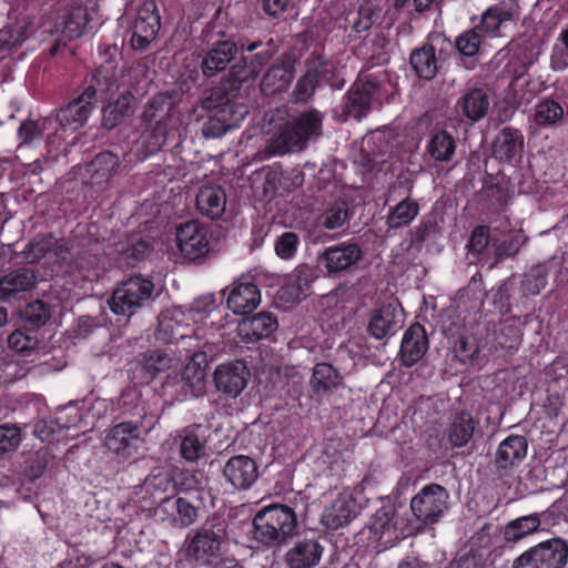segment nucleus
<instances>
[{"instance_id": "nucleus-1", "label": "nucleus", "mask_w": 568, "mask_h": 568, "mask_svg": "<svg viewBox=\"0 0 568 568\" xmlns=\"http://www.w3.org/2000/svg\"><path fill=\"white\" fill-rule=\"evenodd\" d=\"M179 93L175 91L160 92L144 105L141 114L142 132L135 142L138 158L144 159L156 153L166 142L168 121L172 118Z\"/></svg>"}, {"instance_id": "nucleus-2", "label": "nucleus", "mask_w": 568, "mask_h": 568, "mask_svg": "<svg viewBox=\"0 0 568 568\" xmlns=\"http://www.w3.org/2000/svg\"><path fill=\"white\" fill-rule=\"evenodd\" d=\"M324 114L310 109L291 118L278 128L265 148L268 155H284L306 149L307 144L323 133Z\"/></svg>"}, {"instance_id": "nucleus-3", "label": "nucleus", "mask_w": 568, "mask_h": 568, "mask_svg": "<svg viewBox=\"0 0 568 568\" xmlns=\"http://www.w3.org/2000/svg\"><path fill=\"white\" fill-rule=\"evenodd\" d=\"M449 494L439 484H428L410 499L412 517L404 530L403 536H413L437 524L448 510Z\"/></svg>"}, {"instance_id": "nucleus-4", "label": "nucleus", "mask_w": 568, "mask_h": 568, "mask_svg": "<svg viewBox=\"0 0 568 568\" xmlns=\"http://www.w3.org/2000/svg\"><path fill=\"white\" fill-rule=\"evenodd\" d=\"M297 527V517L293 508L274 504L263 507L253 518V538L264 546H277L285 542Z\"/></svg>"}, {"instance_id": "nucleus-5", "label": "nucleus", "mask_w": 568, "mask_h": 568, "mask_svg": "<svg viewBox=\"0 0 568 568\" xmlns=\"http://www.w3.org/2000/svg\"><path fill=\"white\" fill-rule=\"evenodd\" d=\"M226 539V520L220 516L209 517L200 528L189 536L186 555L197 562L209 564L211 558L219 556Z\"/></svg>"}, {"instance_id": "nucleus-6", "label": "nucleus", "mask_w": 568, "mask_h": 568, "mask_svg": "<svg viewBox=\"0 0 568 568\" xmlns=\"http://www.w3.org/2000/svg\"><path fill=\"white\" fill-rule=\"evenodd\" d=\"M153 291L152 281L142 276H131L114 288L108 304L115 315L130 317L152 300Z\"/></svg>"}, {"instance_id": "nucleus-7", "label": "nucleus", "mask_w": 568, "mask_h": 568, "mask_svg": "<svg viewBox=\"0 0 568 568\" xmlns=\"http://www.w3.org/2000/svg\"><path fill=\"white\" fill-rule=\"evenodd\" d=\"M568 561V545L561 538H551L524 551L511 568H565Z\"/></svg>"}, {"instance_id": "nucleus-8", "label": "nucleus", "mask_w": 568, "mask_h": 568, "mask_svg": "<svg viewBox=\"0 0 568 568\" xmlns=\"http://www.w3.org/2000/svg\"><path fill=\"white\" fill-rule=\"evenodd\" d=\"M175 239L179 251L191 262L202 260L213 247L210 227L199 221H189L176 226Z\"/></svg>"}, {"instance_id": "nucleus-9", "label": "nucleus", "mask_w": 568, "mask_h": 568, "mask_svg": "<svg viewBox=\"0 0 568 568\" xmlns=\"http://www.w3.org/2000/svg\"><path fill=\"white\" fill-rule=\"evenodd\" d=\"M379 90L381 83L372 74L361 77L347 92L344 112L356 120H361L378 101Z\"/></svg>"}, {"instance_id": "nucleus-10", "label": "nucleus", "mask_w": 568, "mask_h": 568, "mask_svg": "<svg viewBox=\"0 0 568 568\" xmlns=\"http://www.w3.org/2000/svg\"><path fill=\"white\" fill-rule=\"evenodd\" d=\"M363 252L355 242H343L326 247L317 255V264L328 276H335L349 271L362 258Z\"/></svg>"}, {"instance_id": "nucleus-11", "label": "nucleus", "mask_w": 568, "mask_h": 568, "mask_svg": "<svg viewBox=\"0 0 568 568\" xmlns=\"http://www.w3.org/2000/svg\"><path fill=\"white\" fill-rule=\"evenodd\" d=\"M139 442V425L133 422H122L106 432L103 444L110 453L126 459L136 453Z\"/></svg>"}, {"instance_id": "nucleus-12", "label": "nucleus", "mask_w": 568, "mask_h": 568, "mask_svg": "<svg viewBox=\"0 0 568 568\" xmlns=\"http://www.w3.org/2000/svg\"><path fill=\"white\" fill-rule=\"evenodd\" d=\"M98 92L100 91L95 85H89L78 98L60 109L55 116L60 128L64 129L71 125L74 129L82 128L94 109Z\"/></svg>"}, {"instance_id": "nucleus-13", "label": "nucleus", "mask_w": 568, "mask_h": 568, "mask_svg": "<svg viewBox=\"0 0 568 568\" xmlns=\"http://www.w3.org/2000/svg\"><path fill=\"white\" fill-rule=\"evenodd\" d=\"M161 27L160 14L154 1L144 2L138 10L131 38L132 48L145 50L155 39Z\"/></svg>"}, {"instance_id": "nucleus-14", "label": "nucleus", "mask_w": 568, "mask_h": 568, "mask_svg": "<svg viewBox=\"0 0 568 568\" xmlns=\"http://www.w3.org/2000/svg\"><path fill=\"white\" fill-rule=\"evenodd\" d=\"M250 372L241 361L219 365L213 374V381L219 392L225 396L235 398L246 387Z\"/></svg>"}, {"instance_id": "nucleus-15", "label": "nucleus", "mask_w": 568, "mask_h": 568, "mask_svg": "<svg viewBox=\"0 0 568 568\" xmlns=\"http://www.w3.org/2000/svg\"><path fill=\"white\" fill-rule=\"evenodd\" d=\"M295 67L296 58L293 53L281 54L263 75L261 91L265 95L285 91L294 78Z\"/></svg>"}, {"instance_id": "nucleus-16", "label": "nucleus", "mask_w": 568, "mask_h": 568, "mask_svg": "<svg viewBox=\"0 0 568 568\" xmlns=\"http://www.w3.org/2000/svg\"><path fill=\"white\" fill-rule=\"evenodd\" d=\"M490 109V98L484 88L466 89L455 104V111L462 122L475 124L483 120Z\"/></svg>"}, {"instance_id": "nucleus-17", "label": "nucleus", "mask_w": 568, "mask_h": 568, "mask_svg": "<svg viewBox=\"0 0 568 568\" xmlns=\"http://www.w3.org/2000/svg\"><path fill=\"white\" fill-rule=\"evenodd\" d=\"M304 69L292 92L295 103H306L315 94L320 80L327 71V62L322 57L312 55L305 60Z\"/></svg>"}, {"instance_id": "nucleus-18", "label": "nucleus", "mask_w": 568, "mask_h": 568, "mask_svg": "<svg viewBox=\"0 0 568 568\" xmlns=\"http://www.w3.org/2000/svg\"><path fill=\"white\" fill-rule=\"evenodd\" d=\"M224 479L237 490H246L258 478L256 462L246 455L231 457L223 467Z\"/></svg>"}, {"instance_id": "nucleus-19", "label": "nucleus", "mask_w": 568, "mask_h": 568, "mask_svg": "<svg viewBox=\"0 0 568 568\" xmlns=\"http://www.w3.org/2000/svg\"><path fill=\"white\" fill-rule=\"evenodd\" d=\"M247 113L245 105H226L209 116L207 121L203 123L202 133L205 138H220L229 130L236 128Z\"/></svg>"}, {"instance_id": "nucleus-20", "label": "nucleus", "mask_w": 568, "mask_h": 568, "mask_svg": "<svg viewBox=\"0 0 568 568\" xmlns=\"http://www.w3.org/2000/svg\"><path fill=\"white\" fill-rule=\"evenodd\" d=\"M191 327L186 314L180 307L168 308L158 317L156 338L164 343H175L185 338Z\"/></svg>"}, {"instance_id": "nucleus-21", "label": "nucleus", "mask_w": 568, "mask_h": 568, "mask_svg": "<svg viewBox=\"0 0 568 568\" xmlns=\"http://www.w3.org/2000/svg\"><path fill=\"white\" fill-rule=\"evenodd\" d=\"M120 55L119 48L113 45H104L101 48V62L99 68L92 75V84L100 92L112 93L119 90L116 61Z\"/></svg>"}, {"instance_id": "nucleus-22", "label": "nucleus", "mask_w": 568, "mask_h": 568, "mask_svg": "<svg viewBox=\"0 0 568 568\" xmlns=\"http://www.w3.org/2000/svg\"><path fill=\"white\" fill-rule=\"evenodd\" d=\"M261 303L258 287L252 282H235L230 286L226 298L227 308L235 315L245 316Z\"/></svg>"}, {"instance_id": "nucleus-23", "label": "nucleus", "mask_w": 568, "mask_h": 568, "mask_svg": "<svg viewBox=\"0 0 568 568\" xmlns=\"http://www.w3.org/2000/svg\"><path fill=\"white\" fill-rule=\"evenodd\" d=\"M358 514V505L349 493H342L322 514V524L328 529H338L351 523Z\"/></svg>"}, {"instance_id": "nucleus-24", "label": "nucleus", "mask_w": 568, "mask_h": 568, "mask_svg": "<svg viewBox=\"0 0 568 568\" xmlns=\"http://www.w3.org/2000/svg\"><path fill=\"white\" fill-rule=\"evenodd\" d=\"M324 548L315 538H303L293 544L285 554L288 568H314L323 556Z\"/></svg>"}, {"instance_id": "nucleus-25", "label": "nucleus", "mask_w": 568, "mask_h": 568, "mask_svg": "<svg viewBox=\"0 0 568 568\" xmlns=\"http://www.w3.org/2000/svg\"><path fill=\"white\" fill-rule=\"evenodd\" d=\"M240 50L236 42L232 40H223L215 42L206 52L201 69L206 78L214 77L217 72L226 69L233 61Z\"/></svg>"}, {"instance_id": "nucleus-26", "label": "nucleus", "mask_w": 568, "mask_h": 568, "mask_svg": "<svg viewBox=\"0 0 568 568\" xmlns=\"http://www.w3.org/2000/svg\"><path fill=\"white\" fill-rule=\"evenodd\" d=\"M207 362L204 354H194L182 373V389L191 397H200L206 392Z\"/></svg>"}, {"instance_id": "nucleus-27", "label": "nucleus", "mask_w": 568, "mask_h": 568, "mask_svg": "<svg viewBox=\"0 0 568 568\" xmlns=\"http://www.w3.org/2000/svg\"><path fill=\"white\" fill-rule=\"evenodd\" d=\"M136 109V98L130 90H124L114 101L102 109V126L113 130L132 116Z\"/></svg>"}, {"instance_id": "nucleus-28", "label": "nucleus", "mask_w": 568, "mask_h": 568, "mask_svg": "<svg viewBox=\"0 0 568 568\" xmlns=\"http://www.w3.org/2000/svg\"><path fill=\"white\" fill-rule=\"evenodd\" d=\"M428 349V338L423 325L414 324L404 334L400 345V358L410 367L423 358Z\"/></svg>"}, {"instance_id": "nucleus-29", "label": "nucleus", "mask_w": 568, "mask_h": 568, "mask_svg": "<svg viewBox=\"0 0 568 568\" xmlns=\"http://www.w3.org/2000/svg\"><path fill=\"white\" fill-rule=\"evenodd\" d=\"M402 314L393 304L382 305L369 320L368 332L376 339L393 335L402 326Z\"/></svg>"}, {"instance_id": "nucleus-30", "label": "nucleus", "mask_w": 568, "mask_h": 568, "mask_svg": "<svg viewBox=\"0 0 568 568\" xmlns=\"http://www.w3.org/2000/svg\"><path fill=\"white\" fill-rule=\"evenodd\" d=\"M527 440L524 436L510 435L504 439L496 452L495 466L498 470H507L527 456Z\"/></svg>"}, {"instance_id": "nucleus-31", "label": "nucleus", "mask_w": 568, "mask_h": 568, "mask_svg": "<svg viewBox=\"0 0 568 568\" xmlns=\"http://www.w3.org/2000/svg\"><path fill=\"white\" fill-rule=\"evenodd\" d=\"M37 284V274L31 268H18L1 277L0 300L9 301L22 292L30 291Z\"/></svg>"}, {"instance_id": "nucleus-32", "label": "nucleus", "mask_w": 568, "mask_h": 568, "mask_svg": "<svg viewBox=\"0 0 568 568\" xmlns=\"http://www.w3.org/2000/svg\"><path fill=\"white\" fill-rule=\"evenodd\" d=\"M226 206V194L219 185H204L196 195V207L199 212L216 220L223 215Z\"/></svg>"}, {"instance_id": "nucleus-33", "label": "nucleus", "mask_w": 568, "mask_h": 568, "mask_svg": "<svg viewBox=\"0 0 568 568\" xmlns=\"http://www.w3.org/2000/svg\"><path fill=\"white\" fill-rule=\"evenodd\" d=\"M278 327L277 318L271 312H261L244 318L240 333L248 341H258L271 336Z\"/></svg>"}, {"instance_id": "nucleus-34", "label": "nucleus", "mask_w": 568, "mask_h": 568, "mask_svg": "<svg viewBox=\"0 0 568 568\" xmlns=\"http://www.w3.org/2000/svg\"><path fill=\"white\" fill-rule=\"evenodd\" d=\"M343 383L339 372L328 363H318L314 366L310 381L312 390L316 395L327 394Z\"/></svg>"}, {"instance_id": "nucleus-35", "label": "nucleus", "mask_w": 568, "mask_h": 568, "mask_svg": "<svg viewBox=\"0 0 568 568\" xmlns=\"http://www.w3.org/2000/svg\"><path fill=\"white\" fill-rule=\"evenodd\" d=\"M524 136L514 128H504L493 143L494 154L504 161H510L523 151Z\"/></svg>"}, {"instance_id": "nucleus-36", "label": "nucleus", "mask_w": 568, "mask_h": 568, "mask_svg": "<svg viewBox=\"0 0 568 568\" xmlns=\"http://www.w3.org/2000/svg\"><path fill=\"white\" fill-rule=\"evenodd\" d=\"M456 148L455 138L445 130H438L430 134L425 152L436 162H450Z\"/></svg>"}, {"instance_id": "nucleus-37", "label": "nucleus", "mask_w": 568, "mask_h": 568, "mask_svg": "<svg viewBox=\"0 0 568 568\" xmlns=\"http://www.w3.org/2000/svg\"><path fill=\"white\" fill-rule=\"evenodd\" d=\"M540 516V514L535 513L510 520L504 528V539L507 542L517 544L527 536L539 531L541 529Z\"/></svg>"}, {"instance_id": "nucleus-38", "label": "nucleus", "mask_w": 568, "mask_h": 568, "mask_svg": "<svg viewBox=\"0 0 568 568\" xmlns=\"http://www.w3.org/2000/svg\"><path fill=\"white\" fill-rule=\"evenodd\" d=\"M409 62L420 79L432 80L437 74L438 60L433 45H423L415 49L410 54Z\"/></svg>"}, {"instance_id": "nucleus-39", "label": "nucleus", "mask_w": 568, "mask_h": 568, "mask_svg": "<svg viewBox=\"0 0 568 568\" xmlns=\"http://www.w3.org/2000/svg\"><path fill=\"white\" fill-rule=\"evenodd\" d=\"M477 422L467 412L456 414L448 427V440L453 447L465 446L474 436Z\"/></svg>"}, {"instance_id": "nucleus-40", "label": "nucleus", "mask_w": 568, "mask_h": 568, "mask_svg": "<svg viewBox=\"0 0 568 568\" xmlns=\"http://www.w3.org/2000/svg\"><path fill=\"white\" fill-rule=\"evenodd\" d=\"M395 515L396 511L392 507H383L374 514L371 530L375 535L376 539L388 544L398 538V535L396 534Z\"/></svg>"}, {"instance_id": "nucleus-41", "label": "nucleus", "mask_w": 568, "mask_h": 568, "mask_svg": "<svg viewBox=\"0 0 568 568\" xmlns=\"http://www.w3.org/2000/svg\"><path fill=\"white\" fill-rule=\"evenodd\" d=\"M270 51H261L251 58H243L231 69L232 77L239 82L255 79L263 67L271 60Z\"/></svg>"}, {"instance_id": "nucleus-42", "label": "nucleus", "mask_w": 568, "mask_h": 568, "mask_svg": "<svg viewBox=\"0 0 568 568\" xmlns=\"http://www.w3.org/2000/svg\"><path fill=\"white\" fill-rule=\"evenodd\" d=\"M419 213V204L412 197H405L386 216L388 229H402L409 225Z\"/></svg>"}, {"instance_id": "nucleus-43", "label": "nucleus", "mask_w": 568, "mask_h": 568, "mask_svg": "<svg viewBox=\"0 0 568 568\" xmlns=\"http://www.w3.org/2000/svg\"><path fill=\"white\" fill-rule=\"evenodd\" d=\"M140 363L144 378L152 381L171 367L172 358L168 353L154 349L144 353Z\"/></svg>"}, {"instance_id": "nucleus-44", "label": "nucleus", "mask_w": 568, "mask_h": 568, "mask_svg": "<svg viewBox=\"0 0 568 568\" xmlns=\"http://www.w3.org/2000/svg\"><path fill=\"white\" fill-rule=\"evenodd\" d=\"M119 158L111 152L99 153L91 162L92 178L98 183L108 182L118 173Z\"/></svg>"}, {"instance_id": "nucleus-45", "label": "nucleus", "mask_w": 568, "mask_h": 568, "mask_svg": "<svg viewBox=\"0 0 568 568\" xmlns=\"http://www.w3.org/2000/svg\"><path fill=\"white\" fill-rule=\"evenodd\" d=\"M89 21V14L85 7L81 4L73 6L71 11L63 19L62 34L68 40H73L82 36Z\"/></svg>"}, {"instance_id": "nucleus-46", "label": "nucleus", "mask_w": 568, "mask_h": 568, "mask_svg": "<svg viewBox=\"0 0 568 568\" xmlns=\"http://www.w3.org/2000/svg\"><path fill=\"white\" fill-rule=\"evenodd\" d=\"M55 243V237L51 234H40L33 237L22 251V258L29 264L39 262L41 258L47 257Z\"/></svg>"}, {"instance_id": "nucleus-47", "label": "nucleus", "mask_w": 568, "mask_h": 568, "mask_svg": "<svg viewBox=\"0 0 568 568\" xmlns=\"http://www.w3.org/2000/svg\"><path fill=\"white\" fill-rule=\"evenodd\" d=\"M349 206L346 202H335L326 209L320 216L318 223L326 230H336L342 227L351 219Z\"/></svg>"}, {"instance_id": "nucleus-48", "label": "nucleus", "mask_w": 568, "mask_h": 568, "mask_svg": "<svg viewBox=\"0 0 568 568\" xmlns=\"http://www.w3.org/2000/svg\"><path fill=\"white\" fill-rule=\"evenodd\" d=\"M206 440L203 436L187 432L180 443L181 456L187 462H197L205 455Z\"/></svg>"}, {"instance_id": "nucleus-49", "label": "nucleus", "mask_w": 568, "mask_h": 568, "mask_svg": "<svg viewBox=\"0 0 568 568\" xmlns=\"http://www.w3.org/2000/svg\"><path fill=\"white\" fill-rule=\"evenodd\" d=\"M142 486L146 493H149L152 497H155L156 495H162L170 491L174 485L169 471H165L161 468H154L146 476Z\"/></svg>"}, {"instance_id": "nucleus-50", "label": "nucleus", "mask_w": 568, "mask_h": 568, "mask_svg": "<svg viewBox=\"0 0 568 568\" xmlns=\"http://www.w3.org/2000/svg\"><path fill=\"white\" fill-rule=\"evenodd\" d=\"M50 459L51 455L47 448L30 454L24 462V475L32 481L40 478L44 474Z\"/></svg>"}, {"instance_id": "nucleus-51", "label": "nucleus", "mask_w": 568, "mask_h": 568, "mask_svg": "<svg viewBox=\"0 0 568 568\" xmlns=\"http://www.w3.org/2000/svg\"><path fill=\"white\" fill-rule=\"evenodd\" d=\"M100 245L97 241L90 242L89 247L84 248L78 244L73 261L71 265L79 270H92L98 266Z\"/></svg>"}, {"instance_id": "nucleus-52", "label": "nucleus", "mask_w": 568, "mask_h": 568, "mask_svg": "<svg viewBox=\"0 0 568 568\" xmlns=\"http://www.w3.org/2000/svg\"><path fill=\"white\" fill-rule=\"evenodd\" d=\"M564 115L561 105L554 100H545L537 104L535 121L539 125H550Z\"/></svg>"}, {"instance_id": "nucleus-53", "label": "nucleus", "mask_w": 568, "mask_h": 568, "mask_svg": "<svg viewBox=\"0 0 568 568\" xmlns=\"http://www.w3.org/2000/svg\"><path fill=\"white\" fill-rule=\"evenodd\" d=\"M200 103L203 110L213 112L224 109L226 105H236L230 101L227 88L224 84L213 88Z\"/></svg>"}, {"instance_id": "nucleus-54", "label": "nucleus", "mask_w": 568, "mask_h": 568, "mask_svg": "<svg viewBox=\"0 0 568 568\" xmlns=\"http://www.w3.org/2000/svg\"><path fill=\"white\" fill-rule=\"evenodd\" d=\"M547 285V273L545 267H532L524 275L521 281L523 291L529 295H537Z\"/></svg>"}, {"instance_id": "nucleus-55", "label": "nucleus", "mask_w": 568, "mask_h": 568, "mask_svg": "<svg viewBox=\"0 0 568 568\" xmlns=\"http://www.w3.org/2000/svg\"><path fill=\"white\" fill-rule=\"evenodd\" d=\"M481 43V36L478 28L465 31L456 39V48L464 57H475Z\"/></svg>"}, {"instance_id": "nucleus-56", "label": "nucleus", "mask_w": 568, "mask_h": 568, "mask_svg": "<svg viewBox=\"0 0 568 568\" xmlns=\"http://www.w3.org/2000/svg\"><path fill=\"white\" fill-rule=\"evenodd\" d=\"M50 316L49 306L40 300L29 303L23 311L24 321L34 327L43 326Z\"/></svg>"}, {"instance_id": "nucleus-57", "label": "nucleus", "mask_w": 568, "mask_h": 568, "mask_svg": "<svg viewBox=\"0 0 568 568\" xmlns=\"http://www.w3.org/2000/svg\"><path fill=\"white\" fill-rule=\"evenodd\" d=\"M525 239L521 234L515 233L503 241L493 240V247L498 260L510 257L517 254L524 245Z\"/></svg>"}, {"instance_id": "nucleus-58", "label": "nucleus", "mask_w": 568, "mask_h": 568, "mask_svg": "<svg viewBox=\"0 0 568 568\" xmlns=\"http://www.w3.org/2000/svg\"><path fill=\"white\" fill-rule=\"evenodd\" d=\"M22 440L21 429L16 425H0V455L14 452Z\"/></svg>"}, {"instance_id": "nucleus-59", "label": "nucleus", "mask_w": 568, "mask_h": 568, "mask_svg": "<svg viewBox=\"0 0 568 568\" xmlns=\"http://www.w3.org/2000/svg\"><path fill=\"white\" fill-rule=\"evenodd\" d=\"M298 245L300 237L296 233L284 232L276 239L274 250L276 255L282 260H291L296 254Z\"/></svg>"}, {"instance_id": "nucleus-60", "label": "nucleus", "mask_w": 568, "mask_h": 568, "mask_svg": "<svg viewBox=\"0 0 568 568\" xmlns=\"http://www.w3.org/2000/svg\"><path fill=\"white\" fill-rule=\"evenodd\" d=\"M39 344V339L33 332H23L17 329L8 336V345L18 353L34 349Z\"/></svg>"}, {"instance_id": "nucleus-61", "label": "nucleus", "mask_w": 568, "mask_h": 568, "mask_svg": "<svg viewBox=\"0 0 568 568\" xmlns=\"http://www.w3.org/2000/svg\"><path fill=\"white\" fill-rule=\"evenodd\" d=\"M508 19V14L498 6L489 7L481 17L479 31L495 33L500 24Z\"/></svg>"}, {"instance_id": "nucleus-62", "label": "nucleus", "mask_w": 568, "mask_h": 568, "mask_svg": "<svg viewBox=\"0 0 568 568\" xmlns=\"http://www.w3.org/2000/svg\"><path fill=\"white\" fill-rule=\"evenodd\" d=\"M146 73L148 68L144 63H132L125 70H122L120 75H118L119 88L139 85L141 81L146 78Z\"/></svg>"}, {"instance_id": "nucleus-63", "label": "nucleus", "mask_w": 568, "mask_h": 568, "mask_svg": "<svg viewBox=\"0 0 568 568\" xmlns=\"http://www.w3.org/2000/svg\"><path fill=\"white\" fill-rule=\"evenodd\" d=\"M45 123L47 121H43L42 123H38L31 120L23 121L18 130V138L21 141V144L30 145L36 140H40L44 130L47 129Z\"/></svg>"}, {"instance_id": "nucleus-64", "label": "nucleus", "mask_w": 568, "mask_h": 568, "mask_svg": "<svg viewBox=\"0 0 568 568\" xmlns=\"http://www.w3.org/2000/svg\"><path fill=\"white\" fill-rule=\"evenodd\" d=\"M559 40L564 47H555L550 57L551 68L555 71L568 68V28L560 32Z\"/></svg>"}]
</instances>
